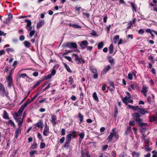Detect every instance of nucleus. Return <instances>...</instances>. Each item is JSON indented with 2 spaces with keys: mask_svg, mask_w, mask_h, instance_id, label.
<instances>
[{
  "mask_svg": "<svg viewBox=\"0 0 157 157\" xmlns=\"http://www.w3.org/2000/svg\"><path fill=\"white\" fill-rule=\"evenodd\" d=\"M8 94V93L6 91L5 87L3 85L2 83H0V96L2 97L6 96L8 99H9L10 97L9 96Z\"/></svg>",
  "mask_w": 157,
  "mask_h": 157,
  "instance_id": "obj_1",
  "label": "nucleus"
},
{
  "mask_svg": "<svg viewBox=\"0 0 157 157\" xmlns=\"http://www.w3.org/2000/svg\"><path fill=\"white\" fill-rule=\"evenodd\" d=\"M122 101L124 103L126 104L127 105L128 103H132L133 102V101L131 98L130 97H125L124 98H122Z\"/></svg>",
  "mask_w": 157,
  "mask_h": 157,
  "instance_id": "obj_2",
  "label": "nucleus"
},
{
  "mask_svg": "<svg viewBox=\"0 0 157 157\" xmlns=\"http://www.w3.org/2000/svg\"><path fill=\"white\" fill-rule=\"evenodd\" d=\"M88 44V42L86 40H83L81 42L80 46L82 49H84L86 48Z\"/></svg>",
  "mask_w": 157,
  "mask_h": 157,
  "instance_id": "obj_3",
  "label": "nucleus"
},
{
  "mask_svg": "<svg viewBox=\"0 0 157 157\" xmlns=\"http://www.w3.org/2000/svg\"><path fill=\"white\" fill-rule=\"evenodd\" d=\"M6 80L8 83V86L10 87L13 83L12 76L10 75H8L6 77Z\"/></svg>",
  "mask_w": 157,
  "mask_h": 157,
  "instance_id": "obj_4",
  "label": "nucleus"
},
{
  "mask_svg": "<svg viewBox=\"0 0 157 157\" xmlns=\"http://www.w3.org/2000/svg\"><path fill=\"white\" fill-rule=\"evenodd\" d=\"M148 87L147 86H146L145 85L143 86L142 89L141 90V93L145 97L147 96V93L148 91Z\"/></svg>",
  "mask_w": 157,
  "mask_h": 157,
  "instance_id": "obj_5",
  "label": "nucleus"
},
{
  "mask_svg": "<svg viewBox=\"0 0 157 157\" xmlns=\"http://www.w3.org/2000/svg\"><path fill=\"white\" fill-rule=\"evenodd\" d=\"M114 136L117 139L118 137V135L116 133H113V132H110L109 135L107 138L108 140L109 141H111L112 140L113 136Z\"/></svg>",
  "mask_w": 157,
  "mask_h": 157,
  "instance_id": "obj_6",
  "label": "nucleus"
},
{
  "mask_svg": "<svg viewBox=\"0 0 157 157\" xmlns=\"http://www.w3.org/2000/svg\"><path fill=\"white\" fill-rule=\"evenodd\" d=\"M14 119L17 123L18 126H22L23 120L21 118L14 117Z\"/></svg>",
  "mask_w": 157,
  "mask_h": 157,
  "instance_id": "obj_7",
  "label": "nucleus"
},
{
  "mask_svg": "<svg viewBox=\"0 0 157 157\" xmlns=\"http://www.w3.org/2000/svg\"><path fill=\"white\" fill-rule=\"evenodd\" d=\"M111 67L109 65H107L105 67L103 70L101 72V75H104L111 69Z\"/></svg>",
  "mask_w": 157,
  "mask_h": 157,
  "instance_id": "obj_8",
  "label": "nucleus"
},
{
  "mask_svg": "<svg viewBox=\"0 0 157 157\" xmlns=\"http://www.w3.org/2000/svg\"><path fill=\"white\" fill-rule=\"evenodd\" d=\"M49 133V127L47 124H46L44 128L43 131V135L45 136H48Z\"/></svg>",
  "mask_w": 157,
  "mask_h": 157,
  "instance_id": "obj_9",
  "label": "nucleus"
},
{
  "mask_svg": "<svg viewBox=\"0 0 157 157\" xmlns=\"http://www.w3.org/2000/svg\"><path fill=\"white\" fill-rule=\"evenodd\" d=\"M66 46L69 48H76L77 47V45L75 43L70 42L66 44Z\"/></svg>",
  "mask_w": 157,
  "mask_h": 157,
  "instance_id": "obj_10",
  "label": "nucleus"
},
{
  "mask_svg": "<svg viewBox=\"0 0 157 157\" xmlns=\"http://www.w3.org/2000/svg\"><path fill=\"white\" fill-rule=\"evenodd\" d=\"M76 133L77 132L75 131L71 132L66 137H67L68 136H70L71 137L70 141H71L72 137L74 138H76Z\"/></svg>",
  "mask_w": 157,
  "mask_h": 157,
  "instance_id": "obj_11",
  "label": "nucleus"
},
{
  "mask_svg": "<svg viewBox=\"0 0 157 157\" xmlns=\"http://www.w3.org/2000/svg\"><path fill=\"white\" fill-rule=\"evenodd\" d=\"M45 24V21L44 20H40L39 22L37 23L36 28L37 29H39L41 28Z\"/></svg>",
  "mask_w": 157,
  "mask_h": 157,
  "instance_id": "obj_12",
  "label": "nucleus"
},
{
  "mask_svg": "<svg viewBox=\"0 0 157 157\" xmlns=\"http://www.w3.org/2000/svg\"><path fill=\"white\" fill-rule=\"evenodd\" d=\"M70 136H68L67 137H66V141L64 146L65 147L68 148L69 147V144L71 141H70Z\"/></svg>",
  "mask_w": 157,
  "mask_h": 157,
  "instance_id": "obj_13",
  "label": "nucleus"
},
{
  "mask_svg": "<svg viewBox=\"0 0 157 157\" xmlns=\"http://www.w3.org/2000/svg\"><path fill=\"white\" fill-rule=\"evenodd\" d=\"M22 129V126H19L16 129L15 132V136L17 138L18 136L20 134Z\"/></svg>",
  "mask_w": 157,
  "mask_h": 157,
  "instance_id": "obj_14",
  "label": "nucleus"
},
{
  "mask_svg": "<svg viewBox=\"0 0 157 157\" xmlns=\"http://www.w3.org/2000/svg\"><path fill=\"white\" fill-rule=\"evenodd\" d=\"M34 125L39 128H42L43 126V122L42 121L40 120L38 123L35 124Z\"/></svg>",
  "mask_w": 157,
  "mask_h": 157,
  "instance_id": "obj_15",
  "label": "nucleus"
},
{
  "mask_svg": "<svg viewBox=\"0 0 157 157\" xmlns=\"http://www.w3.org/2000/svg\"><path fill=\"white\" fill-rule=\"evenodd\" d=\"M138 111L142 114H144L145 113H149L145 109L141 108L140 107Z\"/></svg>",
  "mask_w": 157,
  "mask_h": 157,
  "instance_id": "obj_16",
  "label": "nucleus"
},
{
  "mask_svg": "<svg viewBox=\"0 0 157 157\" xmlns=\"http://www.w3.org/2000/svg\"><path fill=\"white\" fill-rule=\"evenodd\" d=\"M149 121L151 122H153L155 121H157V116L152 115L150 117Z\"/></svg>",
  "mask_w": 157,
  "mask_h": 157,
  "instance_id": "obj_17",
  "label": "nucleus"
},
{
  "mask_svg": "<svg viewBox=\"0 0 157 157\" xmlns=\"http://www.w3.org/2000/svg\"><path fill=\"white\" fill-rule=\"evenodd\" d=\"M68 25L70 27H72L76 29H81V26L74 24L70 23L68 24Z\"/></svg>",
  "mask_w": 157,
  "mask_h": 157,
  "instance_id": "obj_18",
  "label": "nucleus"
},
{
  "mask_svg": "<svg viewBox=\"0 0 157 157\" xmlns=\"http://www.w3.org/2000/svg\"><path fill=\"white\" fill-rule=\"evenodd\" d=\"M23 111V110L20 108L18 111L17 112L15 113L14 118V117H18Z\"/></svg>",
  "mask_w": 157,
  "mask_h": 157,
  "instance_id": "obj_19",
  "label": "nucleus"
},
{
  "mask_svg": "<svg viewBox=\"0 0 157 157\" xmlns=\"http://www.w3.org/2000/svg\"><path fill=\"white\" fill-rule=\"evenodd\" d=\"M57 120L56 116L55 115H52V120L51 122L52 124H54V125L56 124V121Z\"/></svg>",
  "mask_w": 157,
  "mask_h": 157,
  "instance_id": "obj_20",
  "label": "nucleus"
},
{
  "mask_svg": "<svg viewBox=\"0 0 157 157\" xmlns=\"http://www.w3.org/2000/svg\"><path fill=\"white\" fill-rule=\"evenodd\" d=\"M78 117L80 120L79 124H80L83 121L84 116L80 113H79L78 114Z\"/></svg>",
  "mask_w": 157,
  "mask_h": 157,
  "instance_id": "obj_21",
  "label": "nucleus"
},
{
  "mask_svg": "<svg viewBox=\"0 0 157 157\" xmlns=\"http://www.w3.org/2000/svg\"><path fill=\"white\" fill-rule=\"evenodd\" d=\"M3 117L4 118L7 119H9V114L7 113V112L4 110L3 111Z\"/></svg>",
  "mask_w": 157,
  "mask_h": 157,
  "instance_id": "obj_22",
  "label": "nucleus"
},
{
  "mask_svg": "<svg viewBox=\"0 0 157 157\" xmlns=\"http://www.w3.org/2000/svg\"><path fill=\"white\" fill-rule=\"evenodd\" d=\"M131 154L132 155L133 157H139L140 154L139 152H136L134 151H132Z\"/></svg>",
  "mask_w": 157,
  "mask_h": 157,
  "instance_id": "obj_23",
  "label": "nucleus"
},
{
  "mask_svg": "<svg viewBox=\"0 0 157 157\" xmlns=\"http://www.w3.org/2000/svg\"><path fill=\"white\" fill-rule=\"evenodd\" d=\"M119 39V36L116 35L113 38V41L114 44H116L117 42Z\"/></svg>",
  "mask_w": 157,
  "mask_h": 157,
  "instance_id": "obj_24",
  "label": "nucleus"
},
{
  "mask_svg": "<svg viewBox=\"0 0 157 157\" xmlns=\"http://www.w3.org/2000/svg\"><path fill=\"white\" fill-rule=\"evenodd\" d=\"M76 60L78 61L77 63L78 64L81 63H85L84 60L82 58H78Z\"/></svg>",
  "mask_w": 157,
  "mask_h": 157,
  "instance_id": "obj_25",
  "label": "nucleus"
},
{
  "mask_svg": "<svg viewBox=\"0 0 157 157\" xmlns=\"http://www.w3.org/2000/svg\"><path fill=\"white\" fill-rule=\"evenodd\" d=\"M90 68L92 73L94 74L97 72V71L94 67L91 66L90 67Z\"/></svg>",
  "mask_w": 157,
  "mask_h": 157,
  "instance_id": "obj_26",
  "label": "nucleus"
},
{
  "mask_svg": "<svg viewBox=\"0 0 157 157\" xmlns=\"http://www.w3.org/2000/svg\"><path fill=\"white\" fill-rule=\"evenodd\" d=\"M25 21L27 23V24L26 26V27H28L31 25V22L29 20L25 19Z\"/></svg>",
  "mask_w": 157,
  "mask_h": 157,
  "instance_id": "obj_27",
  "label": "nucleus"
},
{
  "mask_svg": "<svg viewBox=\"0 0 157 157\" xmlns=\"http://www.w3.org/2000/svg\"><path fill=\"white\" fill-rule=\"evenodd\" d=\"M37 145L36 143L34 142L33 144L31 145V148L33 149H36L37 148Z\"/></svg>",
  "mask_w": 157,
  "mask_h": 157,
  "instance_id": "obj_28",
  "label": "nucleus"
},
{
  "mask_svg": "<svg viewBox=\"0 0 157 157\" xmlns=\"http://www.w3.org/2000/svg\"><path fill=\"white\" fill-rule=\"evenodd\" d=\"M113 44H111L109 47V51L110 54H111L113 52Z\"/></svg>",
  "mask_w": 157,
  "mask_h": 157,
  "instance_id": "obj_29",
  "label": "nucleus"
},
{
  "mask_svg": "<svg viewBox=\"0 0 157 157\" xmlns=\"http://www.w3.org/2000/svg\"><path fill=\"white\" fill-rule=\"evenodd\" d=\"M63 64L67 71L69 72H71V71L67 65L65 63H63Z\"/></svg>",
  "mask_w": 157,
  "mask_h": 157,
  "instance_id": "obj_30",
  "label": "nucleus"
},
{
  "mask_svg": "<svg viewBox=\"0 0 157 157\" xmlns=\"http://www.w3.org/2000/svg\"><path fill=\"white\" fill-rule=\"evenodd\" d=\"M24 44L26 47L29 48L31 46V44L28 41H25L24 42Z\"/></svg>",
  "mask_w": 157,
  "mask_h": 157,
  "instance_id": "obj_31",
  "label": "nucleus"
},
{
  "mask_svg": "<svg viewBox=\"0 0 157 157\" xmlns=\"http://www.w3.org/2000/svg\"><path fill=\"white\" fill-rule=\"evenodd\" d=\"M104 45V43L103 42H99L98 45V48L99 49H101Z\"/></svg>",
  "mask_w": 157,
  "mask_h": 157,
  "instance_id": "obj_32",
  "label": "nucleus"
},
{
  "mask_svg": "<svg viewBox=\"0 0 157 157\" xmlns=\"http://www.w3.org/2000/svg\"><path fill=\"white\" fill-rule=\"evenodd\" d=\"M93 97L95 100L97 101H98V97H97V94L96 92H94L93 93Z\"/></svg>",
  "mask_w": 157,
  "mask_h": 157,
  "instance_id": "obj_33",
  "label": "nucleus"
},
{
  "mask_svg": "<svg viewBox=\"0 0 157 157\" xmlns=\"http://www.w3.org/2000/svg\"><path fill=\"white\" fill-rule=\"evenodd\" d=\"M109 62L111 64L114 63V60L113 58L111 56H109L107 58Z\"/></svg>",
  "mask_w": 157,
  "mask_h": 157,
  "instance_id": "obj_34",
  "label": "nucleus"
},
{
  "mask_svg": "<svg viewBox=\"0 0 157 157\" xmlns=\"http://www.w3.org/2000/svg\"><path fill=\"white\" fill-rule=\"evenodd\" d=\"M137 123L139 124V125L140 126L142 122V120L140 118H136L135 120Z\"/></svg>",
  "mask_w": 157,
  "mask_h": 157,
  "instance_id": "obj_35",
  "label": "nucleus"
},
{
  "mask_svg": "<svg viewBox=\"0 0 157 157\" xmlns=\"http://www.w3.org/2000/svg\"><path fill=\"white\" fill-rule=\"evenodd\" d=\"M18 76L19 78H24L27 76V75L25 73L19 74L18 75Z\"/></svg>",
  "mask_w": 157,
  "mask_h": 157,
  "instance_id": "obj_36",
  "label": "nucleus"
},
{
  "mask_svg": "<svg viewBox=\"0 0 157 157\" xmlns=\"http://www.w3.org/2000/svg\"><path fill=\"white\" fill-rule=\"evenodd\" d=\"M144 147L147 151H150L151 150V148L149 147V144H146L145 145Z\"/></svg>",
  "mask_w": 157,
  "mask_h": 157,
  "instance_id": "obj_37",
  "label": "nucleus"
},
{
  "mask_svg": "<svg viewBox=\"0 0 157 157\" xmlns=\"http://www.w3.org/2000/svg\"><path fill=\"white\" fill-rule=\"evenodd\" d=\"M28 105V104L27 103L25 102L21 106V107L20 108L23 111L25 108Z\"/></svg>",
  "mask_w": 157,
  "mask_h": 157,
  "instance_id": "obj_38",
  "label": "nucleus"
},
{
  "mask_svg": "<svg viewBox=\"0 0 157 157\" xmlns=\"http://www.w3.org/2000/svg\"><path fill=\"white\" fill-rule=\"evenodd\" d=\"M37 151L36 150H33L29 152V154L30 155H33L35 154H37Z\"/></svg>",
  "mask_w": 157,
  "mask_h": 157,
  "instance_id": "obj_39",
  "label": "nucleus"
},
{
  "mask_svg": "<svg viewBox=\"0 0 157 157\" xmlns=\"http://www.w3.org/2000/svg\"><path fill=\"white\" fill-rule=\"evenodd\" d=\"M40 83H41L40 81H39L36 82L35 84L33 85V88L34 89V88H35L37 86H39V85H40Z\"/></svg>",
  "mask_w": 157,
  "mask_h": 157,
  "instance_id": "obj_40",
  "label": "nucleus"
},
{
  "mask_svg": "<svg viewBox=\"0 0 157 157\" xmlns=\"http://www.w3.org/2000/svg\"><path fill=\"white\" fill-rule=\"evenodd\" d=\"M128 78L130 80H132L133 79L132 75L130 73H128Z\"/></svg>",
  "mask_w": 157,
  "mask_h": 157,
  "instance_id": "obj_41",
  "label": "nucleus"
},
{
  "mask_svg": "<svg viewBox=\"0 0 157 157\" xmlns=\"http://www.w3.org/2000/svg\"><path fill=\"white\" fill-rule=\"evenodd\" d=\"M78 135L79 136L80 138L82 140L84 138L85 136L84 133V132H82L79 134Z\"/></svg>",
  "mask_w": 157,
  "mask_h": 157,
  "instance_id": "obj_42",
  "label": "nucleus"
},
{
  "mask_svg": "<svg viewBox=\"0 0 157 157\" xmlns=\"http://www.w3.org/2000/svg\"><path fill=\"white\" fill-rule=\"evenodd\" d=\"M8 123L9 124H10L12 126H13V127H15V125L14 122L12 121V120H9L8 121Z\"/></svg>",
  "mask_w": 157,
  "mask_h": 157,
  "instance_id": "obj_43",
  "label": "nucleus"
},
{
  "mask_svg": "<svg viewBox=\"0 0 157 157\" xmlns=\"http://www.w3.org/2000/svg\"><path fill=\"white\" fill-rule=\"evenodd\" d=\"M69 82L70 83V85H71L73 83L74 81L73 80V79L71 76H70L69 78Z\"/></svg>",
  "mask_w": 157,
  "mask_h": 157,
  "instance_id": "obj_44",
  "label": "nucleus"
},
{
  "mask_svg": "<svg viewBox=\"0 0 157 157\" xmlns=\"http://www.w3.org/2000/svg\"><path fill=\"white\" fill-rule=\"evenodd\" d=\"M140 109V107H139L138 106H133V107H132V109L134 111H139V109Z\"/></svg>",
  "mask_w": 157,
  "mask_h": 157,
  "instance_id": "obj_45",
  "label": "nucleus"
},
{
  "mask_svg": "<svg viewBox=\"0 0 157 157\" xmlns=\"http://www.w3.org/2000/svg\"><path fill=\"white\" fill-rule=\"evenodd\" d=\"M45 144L43 142H41L40 144V148L43 149L45 147Z\"/></svg>",
  "mask_w": 157,
  "mask_h": 157,
  "instance_id": "obj_46",
  "label": "nucleus"
},
{
  "mask_svg": "<svg viewBox=\"0 0 157 157\" xmlns=\"http://www.w3.org/2000/svg\"><path fill=\"white\" fill-rule=\"evenodd\" d=\"M35 31L34 30H31L29 33V36H30V37H32L35 33Z\"/></svg>",
  "mask_w": 157,
  "mask_h": 157,
  "instance_id": "obj_47",
  "label": "nucleus"
},
{
  "mask_svg": "<svg viewBox=\"0 0 157 157\" xmlns=\"http://www.w3.org/2000/svg\"><path fill=\"white\" fill-rule=\"evenodd\" d=\"M108 146L107 145H105L104 146H103L102 147V150L103 151H104L106 150L108 148Z\"/></svg>",
  "mask_w": 157,
  "mask_h": 157,
  "instance_id": "obj_48",
  "label": "nucleus"
},
{
  "mask_svg": "<svg viewBox=\"0 0 157 157\" xmlns=\"http://www.w3.org/2000/svg\"><path fill=\"white\" fill-rule=\"evenodd\" d=\"M118 113V109L117 107H115L114 109V117H116Z\"/></svg>",
  "mask_w": 157,
  "mask_h": 157,
  "instance_id": "obj_49",
  "label": "nucleus"
},
{
  "mask_svg": "<svg viewBox=\"0 0 157 157\" xmlns=\"http://www.w3.org/2000/svg\"><path fill=\"white\" fill-rule=\"evenodd\" d=\"M131 5L133 9L136 11V5L132 2L131 3Z\"/></svg>",
  "mask_w": 157,
  "mask_h": 157,
  "instance_id": "obj_50",
  "label": "nucleus"
},
{
  "mask_svg": "<svg viewBox=\"0 0 157 157\" xmlns=\"http://www.w3.org/2000/svg\"><path fill=\"white\" fill-rule=\"evenodd\" d=\"M147 129L146 128L141 127L140 128V130L142 133L144 132Z\"/></svg>",
  "mask_w": 157,
  "mask_h": 157,
  "instance_id": "obj_51",
  "label": "nucleus"
},
{
  "mask_svg": "<svg viewBox=\"0 0 157 157\" xmlns=\"http://www.w3.org/2000/svg\"><path fill=\"white\" fill-rule=\"evenodd\" d=\"M124 41L122 39H121L119 40V41L118 43V44L119 45L121 44H124Z\"/></svg>",
  "mask_w": 157,
  "mask_h": 157,
  "instance_id": "obj_52",
  "label": "nucleus"
},
{
  "mask_svg": "<svg viewBox=\"0 0 157 157\" xmlns=\"http://www.w3.org/2000/svg\"><path fill=\"white\" fill-rule=\"evenodd\" d=\"M134 89V87L132 85H129L128 90H133Z\"/></svg>",
  "mask_w": 157,
  "mask_h": 157,
  "instance_id": "obj_53",
  "label": "nucleus"
},
{
  "mask_svg": "<svg viewBox=\"0 0 157 157\" xmlns=\"http://www.w3.org/2000/svg\"><path fill=\"white\" fill-rule=\"evenodd\" d=\"M65 138L64 137H63L59 140V142L61 144L63 143L65 141Z\"/></svg>",
  "mask_w": 157,
  "mask_h": 157,
  "instance_id": "obj_54",
  "label": "nucleus"
},
{
  "mask_svg": "<svg viewBox=\"0 0 157 157\" xmlns=\"http://www.w3.org/2000/svg\"><path fill=\"white\" fill-rule=\"evenodd\" d=\"M134 115H135L136 118H139V117L140 116V114L139 113H134Z\"/></svg>",
  "mask_w": 157,
  "mask_h": 157,
  "instance_id": "obj_55",
  "label": "nucleus"
},
{
  "mask_svg": "<svg viewBox=\"0 0 157 157\" xmlns=\"http://www.w3.org/2000/svg\"><path fill=\"white\" fill-rule=\"evenodd\" d=\"M37 137L40 140H42V136L41 135V134L39 132H38L37 133Z\"/></svg>",
  "mask_w": 157,
  "mask_h": 157,
  "instance_id": "obj_56",
  "label": "nucleus"
},
{
  "mask_svg": "<svg viewBox=\"0 0 157 157\" xmlns=\"http://www.w3.org/2000/svg\"><path fill=\"white\" fill-rule=\"evenodd\" d=\"M65 130L64 128H62L61 130V135L64 136L65 134Z\"/></svg>",
  "mask_w": 157,
  "mask_h": 157,
  "instance_id": "obj_57",
  "label": "nucleus"
},
{
  "mask_svg": "<svg viewBox=\"0 0 157 157\" xmlns=\"http://www.w3.org/2000/svg\"><path fill=\"white\" fill-rule=\"evenodd\" d=\"M6 51L8 52H13V49L12 48H7L6 49Z\"/></svg>",
  "mask_w": 157,
  "mask_h": 157,
  "instance_id": "obj_58",
  "label": "nucleus"
},
{
  "mask_svg": "<svg viewBox=\"0 0 157 157\" xmlns=\"http://www.w3.org/2000/svg\"><path fill=\"white\" fill-rule=\"evenodd\" d=\"M72 56L75 58V60H76L77 59H78L79 58L78 55L77 54H73L72 55Z\"/></svg>",
  "mask_w": 157,
  "mask_h": 157,
  "instance_id": "obj_59",
  "label": "nucleus"
},
{
  "mask_svg": "<svg viewBox=\"0 0 157 157\" xmlns=\"http://www.w3.org/2000/svg\"><path fill=\"white\" fill-rule=\"evenodd\" d=\"M144 31L142 29H140L138 31V33L140 34H142L144 33Z\"/></svg>",
  "mask_w": 157,
  "mask_h": 157,
  "instance_id": "obj_60",
  "label": "nucleus"
},
{
  "mask_svg": "<svg viewBox=\"0 0 157 157\" xmlns=\"http://www.w3.org/2000/svg\"><path fill=\"white\" fill-rule=\"evenodd\" d=\"M26 28L28 31H31V30H32V29L33 27L32 26H31V25L29 27H26Z\"/></svg>",
  "mask_w": 157,
  "mask_h": 157,
  "instance_id": "obj_61",
  "label": "nucleus"
},
{
  "mask_svg": "<svg viewBox=\"0 0 157 157\" xmlns=\"http://www.w3.org/2000/svg\"><path fill=\"white\" fill-rule=\"evenodd\" d=\"M38 95V94L34 95L33 98H31V100H32V101H33L36 98Z\"/></svg>",
  "mask_w": 157,
  "mask_h": 157,
  "instance_id": "obj_62",
  "label": "nucleus"
},
{
  "mask_svg": "<svg viewBox=\"0 0 157 157\" xmlns=\"http://www.w3.org/2000/svg\"><path fill=\"white\" fill-rule=\"evenodd\" d=\"M25 39V36H21L19 37V40L21 41H23Z\"/></svg>",
  "mask_w": 157,
  "mask_h": 157,
  "instance_id": "obj_63",
  "label": "nucleus"
},
{
  "mask_svg": "<svg viewBox=\"0 0 157 157\" xmlns=\"http://www.w3.org/2000/svg\"><path fill=\"white\" fill-rule=\"evenodd\" d=\"M56 72L55 70L54 69H53L52 70V72L51 74V75H55V74Z\"/></svg>",
  "mask_w": 157,
  "mask_h": 157,
  "instance_id": "obj_64",
  "label": "nucleus"
}]
</instances>
